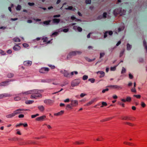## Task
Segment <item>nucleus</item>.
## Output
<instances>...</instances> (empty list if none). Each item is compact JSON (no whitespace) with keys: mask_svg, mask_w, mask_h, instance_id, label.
Here are the masks:
<instances>
[{"mask_svg":"<svg viewBox=\"0 0 147 147\" xmlns=\"http://www.w3.org/2000/svg\"><path fill=\"white\" fill-rule=\"evenodd\" d=\"M81 81L79 79H76L73 80L71 82V86L73 87L78 86L80 83Z\"/></svg>","mask_w":147,"mask_h":147,"instance_id":"obj_1","label":"nucleus"},{"mask_svg":"<svg viewBox=\"0 0 147 147\" xmlns=\"http://www.w3.org/2000/svg\"><path fill=\"white\" fill-rule=\"evenodd\" d=\"M122 10L121 9L117 8L115 9L113 11L114 15L116 16L118 14H120L121 16L123 15L122 13Z\"/></svg>","mask_w":147,"mask_h":147,"instance_id":"obj_2","label":"nucleus"},{"mask_svg":"<svg viewBox=\"0 0 147 147\" xmlns=\"http://www.w3.org/2000/svg\"><path fill=\"white\" fill-rule=\"evenodd\" d=\"M49 69L48 68L42 67L39 70V72L41 73H45L49 71Z\"/></svg>","mask_w":147,"mask_h":147,"instance_id":"obj_3","label":"nucleus"},{"mask_svg":"<svg viewBox=\"0 0 147 147\" xmlns=\"http://www.w3.org/2000/svg\"><path fill=\"white\" fill-rule=\"evenodd\" d=\"M60 72L63 74V76L66 77H69L70 74L68 73V71L66 70L61 71Z\"/></svg>","mask_w":147,"mask_h":147,"instance_id":"obj_4","label":"nucleus"},{"mask_svg":"<svg viewBox=\"0 0 147 147\" xmlns=\"http://www.w3.org/2000/svg\"><path fill=\"white\" fill-rule=\"evenodd\" d=\"M11 96V95L8 93H4L0 94V99H1L4 97H9Z\"/></svg>","mask_w":147,"mask_h":147,"instance_id":"obj_5","label":"nucleus"},{"mask_svg":"<svg viewBox=\"0 0 147 147\" xmlns=\"http://www.w3.org/2000/svg\"><path fill=\"white\" fill-rule=\"evenodd\" d=\"M32 64V61L29 60L26 61H24V64L25 66H30Z\"/></svg>","mask_w":147,"mask_h":147,"instance_id":"obj_6","label":"nucleus"},{"mask_svg":"<svg viewBox=\"0 0 147 147\" xmlns=\"http://www.w3.org/2000/svg\"><path fill=\"white\" fill-rule=\"evenodd\" d=\"M41 96L40 94H32L31 96V98L32 99H37L38 98Z\"/></svg>","mask_w":147,"mask_h":147,"instance_id":"obj_7","label":"nucleus"},{"mask_svg":"<svg viewBox=\"0 0 147 147\" xmlns=\"http://www.w3.org/2000/svg\"><path fill=\"white\" fill-rule=\"evenodd\" d=\"M44 102L45 104L50 105L53 103V101L50 99H45L44 100Z\"/></svg>","mask_w":147,"mask_h":147,"instance_id":"obj_8","label":"nucleus"},{"mask_svg":"<svg viewBox=\"0 0 147 147\" xmlns=\"http://www.w3.org/2000/svg\"><path fill=\"white\" fill-rule=\"evenodd\" d=\"M71 102V105L72 107H76L78 105V101L77 100H72Z\"/></svg>","mask_w":147,"mask_h":147,"instance_id":"obj_9","label":"nucleus"},{"mask_svg":"<svg viewBox=\"0 0 147 147\" xmlns=\"http://www.w3.org/2000/svg\"><path fill=\"white\" fill-rule=\"evenodd\" d=\"M108 87L112 88L115 89H122V88L121 86L117 85H111L107 86Z\"/></svg>","mask_w":147,"mask_h":147,"instance_id":"obj_10","label":"nucleus"},{"mask_svg":"<svg viewBox=\"0 0 147 147\" xmlns=\"http://www.w3.org/2000/svg\"><path fill=\"white\" fill-rule=\"evenodd\" d=\"M9 81L7 80L0 83V86H6L9 85Z\"/></svg>","mask_w":147,"mask_h":147,"instance_id":"obj_11","label":"nucleus"},{"mask_svg":"<svg viewBox=\"0 0 147 147\" xmlns=\"http://www.w3.org/2000/svg\"><path fill=\"white\" fill-rule=\"evenodd\" d=\"M46 117L45 115H44L42 116L38 117L36 118V120L37 121H43L44 119Z\"/></svg>","mask_w":147,"mask_h":147,"instance_id":"obj_12","label":"nucleus"},{"mask_svg":"<svg viewBox=\"0 0 147 147\" xmlns=\"http://www.w3.org/2000/svg\"><path fill=\"white\" fill-rule=\"evenodd\" d=\"M53 80V79H42L41 80V81L42 82L49 83L52 82Z\"/></svg>","mask_w":147,"mask_h":147,"instance_id":"obj_13","label":"nucleus"},{"mask_svg":"<svg viewBox=\"0 0 147 147\" xmlns=\"http://www.w3.org/2000/svg\"><path fill=\"white\" fill-rule=\"evenodd\" d=\"M25 110L22 109H20L16 110V111H14V112L15 115H17L18 114L21 113V111H22Z\"/></svg>","mask_w":147,"mask_h":147,"instance_id":"obj_14","label":"nucleus"},{"mask_svg":"<svg viewBox=\"0 0 147 147\" xmlns=\"http://www.w3.org/2000/svg\"><path fill=\"white\" fill-rule=\"evenodd\" d=\"M24 144H35L36 142L32 140H28L24 142Z\"/></svg>","mask_w":147,"mask_h":147,"instance_id":"obj_15","label":"nucleus"},{"mask_svg":"<svg viewBox=\"0 0 147 147\" xmlns=\"http://www.w3.org/2000/svg\"><path fill=\"white\" fill-rule=\"evenodd\" d=\"M76 55V51H72L69 53L68 54V55L67 56V58H68L69 56H74Z\"/></svg>","mask_w":147,"mask_h":147,"instance_id":"obj_16","label":"nucleus"},{"mask_svg":"<svg viewBox=\"0 0 147 147\" xmlns=\"http://www.w3.org/2000/svg\"><path fill=\"white\" fill-rule=\"evenodd\" d=\"M96 73L97 74H98V73H99L100 74V75L99 76L100 78L102 77L105 76V73L103 71H98Z\"/></svg>","mask_w":147,"mask_h":147,"instance_id":"obj_17","label":"nucleus"},{"mask_svg":"<svg viewBox=\"0 0 147 147\" xmlns=\"http://www.w3.org/2000/svg\"><path fill=\"white\" fill-rule=\"evenodd\" d=\"M13 48L14 50L17 51L19 50L20 49V47L18 45H16L14 46L13 47Z\"/></svg>","mask_w":147,"mask_h":147,"instance_id":"obj_18","label":"nucleus"},{"mask_svg":"<svg viewBox=\"0 0 147 147\" xmlns=\"http://www.w3.org/2000/svg\"><path fill=\"white\" fill-rule=\"evenodd\" d=\"M32 94L31 92V90H29L26 92H22V93H21L20 94H19V95L21 96V95L22 94Z\"/></svg>","mask_w":147,"mask_h":147,"instance_id":"obj_19","label":"nucleus"},{"mask_svg":"<svg viewBox=\"0 0 147 147\" xmlns=\"http://www.w3.org/2000/svg\"><path fill=\"white\" fill-rule=\"evenodd\" d=\"M64 113V111L61 110L59 112L54 114V115L55 116L61 115L63 113Z\"/></svg>","mask_w":147,"mask_h":147,"instance_id":"obj_20","label":"nucleus"},{"mask_svg":"<svg viewBox=\"0 0 147 147\" xmlns=\"http://www.w3.org/2000/svg\"><path fill=\"white\" fill-rule=\"evenodd\" d=\"M15 115H16L14 112H13V113H12L6 115V117H7V118H11L14 116Z\"/></svg>","mask_w":147,"mask_h":147,"instance_id":"obj_21","label":"nucleus"},{"mask_svg":"<svg viewBox=\"0 0 147 147\" xmlns=\"http://www.w3.org/2000/svg\"><path fill=\"white\" fill-rule=\"evenodd\" d=\"M53 22L54 23H58L60 22V20L58 18H54L53 20Z\"/></svg>","mask_w":147,"mask_h":147,"instance_id":"obj_22","label":"nucleus"},{"mask_svg":"<svg viewBox=\"0 0 147 147\" xmlns=\"http://www.w3.org/2000/svg\"><path fill=\"white\" fill-rule=\"evenodd\" d=\"M38 109L41 112L43 111L44 110V107L42 105L38 106Z\"/></svg>","mask_w":147,"mask_h":147,"instance_id":"obj_23","label":"nucleus"},{"mask_svg":"<svg viewBox=\"0 0 147 147\" xmlns=\"http://www.w3.org/2000/svg\"><path fill=\"white\" fill-rule=\"evenodd\" d=\"M32 94H39L38 93V92L37 90H31Z\"/></svg>","mask_w":147,"mask_h":147,"instance_id":"obj_24","label":"nucleus"},{"mask_svg":"<svg viewBox=\"0 0 147 147\" xmlns=\"http://www.w3.org/2000/svg\"><path fill=\"white\" fill-rule=\"evenodd\" d=\"M72 107V106L71 105V104H67L66 106V109L67 110L68 109H71Z\"/></svg>","mask_w":147,"mask_h":147,"instance_id":"obj_25","label":"nucleus"},{"mask_svg":"<svg viewBox=\"0 0 147 147\" xmlns=\"http://www.w3.org/2000/svg\"><path fill=\"white\" fill-rule=\"evenodd\" d=\"M13 40L14 42H19L20 41V39L19 38L17 37L13 38Z\"/></svg>","mask_w":147,"mask_h":147,"instance_id":"obj_26","label":"nucleus"},{"mask_svg":"<svg viewBox=\"0 0 147 147\" xmlns=\"http://www.w3.org/2000/svg\"><path fill=\"white\" fill-rule=\"evenodd\" d=\"M85 59H86V61H88V62H91L92 61H94L95 59V58H94L92 59H90V58H88V57H86Z\"/></svg>","mask_w":147,"mask_h":147,"instance_id":"obj_27","label":"nucleus"},{"mask_svg":"<svg viewBox=\"0 0 147 147\" xmlns=\"http://www.w3.org/2000/svg\"><path fill=\"white\" fill-rule=\"evenodd\" d=\"M122 119L123 120H126L127 119H129V120H131V119H130V117L126 116V117H122Z\"/></svg>","mask_w":147,"mask_h":147,"instance_id":"obj_28","label":"nucleus"},{"mask_svg":"<svg viewBox=\"0 0 147 147\" xmlns=\"http://www.w3.org/2000/svg\"><path fill=\"white\" fill-rule=\"evenodd\" d=\"M51 22L50 20L46 21L43 22L44 24L46 25H48Z\"/></svg>","mask_w":147,"mask_h":147,"instance_id":"obj_29","label":"nucleus"},{"mask_svg":"<svg viewBox=\"0 0 147 147\" xmlns=\"http://www.w3.org/2000/svg\"><path fill=\"white\" fill-rule=\"evenodd\" d=\"M84 143V142H83L82 141H76V142L74 144H83Z\"/></svg>","mask_w":147,"mask_h":147,"instance_id":"obj_30","label":"nucleus"},{"mask_svg":"<svg viewBox=\"0 0 147 147\" xmlns=\"http://www.w3.org/2000/svg\"><path fill=\"white\" fill-rule=\"evenodd\" d=\"M93 102H94V101H93V100H92L90 101L87 104H85L84 105V106H89L90 105H91V104H92Z\"/></svg>","mask_w":147,"mask_h":147,"instance_id":"obj_31","label":"nucleus"},{"mask_svg":"<svg viewBox=\"0 0 147 147\" xmlns=\"http://www.w3.org/2000/svg\"><path fill=\"white\" fill-rule=\"evenodd\" d=\"M34 102L33 100H27L25 102V103L26 104H32Z\"/></svg>","mask_w":147,"mask_h":147,"instance_id":"obj_32","label":"nucleus"},{"mask_svg":"<svg viewBox=\"0 0 147 147\" xmlns=\"http://www.w3.org/2000/svg\"><path fill=\"white\" fill-rule=\"evenodd\" d=\"M143 45L145 49L146 50V52H147V46L146 45V42L145 40L143 41Z\"/></svg>","mask_w":147,"mask_h":147,"instance_id":"obj_33","label":"nucleus"},{"mask_svg":"<svg viewBox=\"0 0 147 147\" xmlns=\"http://www.w3.org/2000/svg\"><path fill=\"white\" fill-rule=\"evenodd\" d=\"M131 46L129 44H127V49L128 50H129L131 48Z\"/></svg>","mask_w":147,"mask_h":147,"instance_id":"obj_34","label":"nucleus"},{"mask_svg":"<svg viewBox=\"0 0 147 147\" xmlns=\"http://www.w3.org/2000/svg\"><path fill=\"white\" fill-rule=\"evenodd\" d=\"M88 80L92 83H94L95 81V79L93 78H91L89 79Z\"/></svg>","mask_w":147,"mask_h":147,"instance_id":"obj_35","label":"nucleus"},{"mask_svg":"<svg viewBox=\"0 0 147 147\" xmlns=\"http://www.w3.org/2000/svg\"><path fill=\"white\" fill-rule=\"evenodd\" d=\"M13 74L10 73H9L7 75V77L8 78H11L13 77Z\"/></svg>","mask_w":147,"mask_h":147,"instance_id":"obj_36","label":"nucleus"},{"mask_svg":"<svg viewBox=\"0 0 147 147\" xmlns=\"http://www.w3.org/2000/svg\"><path fill=\"white\" fill-rule=\"evenodd\" d=\"M131 98L129 96L127 97L126 100V101L129 102L131 100Z\"/></svg>","mask_w":147,"mask_h":147,"instance_id":"obj_37","label":"nucleus"},{"mask_svg":"<svg viewBox=\"0 0 147 147\" xmlns=\"http://www.w3.org/2000/svg\"><path fill=\"white\" fill-rule=\"evenodd\" d=\"M117 65H116L113 67H111L110 68V70L111 71H114L116 69V67Z\"/></svg>","mask_w":147,"mask_h":147,"instance_id":"obj_38","label":"nucleus"},{"mask_svg":"<svg viewBox=\"0 0 147 147\" xmlns=\"http://www.w3.org/2000/svg\"><path fill=\"white\" fill-rule=\"evenodd\" d=\"M88 76L86 75H84L82 77L83 80H85L87 79L88 78Z\"/></svg>","mask_w":147,"mask_h":147,"instance_id":"obj_39","label":"nucleus"},{"mask_svg":"<svg viewBox=\"0 0 147 147\" xmlns=\"http://www.w3.org/2000/svg\"><path fill=\"white\" fill-rule=\"evenodd\" d=\"M21 6L20 5H18L16 7V9L17 10L20 11L21 10Z\"/></svg>","mask_w":147,"mask_h":147,"instance_id":"obj_40","label":"nucleus"},{"mask_svg":"<svg viewBox=\"0 0 147 147\" xmlns=\"http://www.w3.org/2000/svg\"><path fill=\"white\" fill-rule=\"evenodd\" d=\"M102 105L101 106V107H103V106H106L107 105V104L106 102H102Z\"/></svg>","mask_w":147,"mask_h":147,"instance_id":"obj_41","label":"nucleus"},{"mask_svg":"<svg viewBox=\"0 0 147 147\" xmlns=\"http://www.w3.org/2000/svg\"><path fill=\"white\" fill-rule=\"evenodd\" d=\"M71 20H74L75 19H76L77 21H80V20L79 19H76V18L74 16H71Z\"/></svg>","mask_w":147,"mask_h":147,"instance_id":"obj_42","label":"nucleus"},{"mask_svg":"<svg viewBox=\"0 0 147 147\" xmlns=\"http://www.w3.org/2000/svg\"><path fill=\"white\" fill-rule=\"evenodd\" d=\"M21 98L19 96H17L14 98V100L15 101H18L20 100Z\"/></svg>","mask_w":147,"mask_h":147,"instance_id":"obj_43","label":"nucleus"},{"mask_svg":"<svg viewBox=\"0 0 147 147\" xmlns=\"http://www.w3.org/2000/svg\"><path fill=\"white\" fill-rule=\"evenodd\" d=\"M18 138H11L10 139H9V140H11V141H15V140H18Z\"/></svg>","mask_w":147,"mask_h":147,"instance_id":"obj_44","label":"nucleus"},{"mask_svg":"<svg viewBox=\"0 0 147 147\" xmlns=\"http://www.w3.org/2000/svg\"><path fill=\"white\" fill-rule=\"evenodd\" d=\"M85 2L87 4H90L91 3V0H86Z\"/></svg>","mask_w":147,"mask_h":147,"instance_id":"obj_45","label":"nucleus"},{"mask_svg":"<svg viewBox=\"0 0 147 147\" xmlns=\"http://www.w3.org/2000/svg\"><path fill=\"white\" fill-rule=\"evenodd\" d=\"M44 125H46L48 128L49 129H50L52 128V127L49 125L45 123L44 124Z\"/></svg>","mask_w":147,"mask_h":147,"instance_id":"obj_46","label":"nucleus"},{"mask_svg":"<svg viewBox=\"0 0 147 147\" xmlns=\"http://www.w3.org/2000/svg\"><path fill=\"white\" fill-rule=\"evenodd\" d=\"M105 54L104 53H100V58H101L102 57H103L104 55H105Z\"/></svg>","mask_w":147,"mask_h":147,"instance_id":"obj_47","label":"nucleus"},{"mask_svg":"<svg viewBox=\"0 0 147 147\" xmlns=\"http://www.w3.org/2000/svg\"><path fill=\"white\" fill-rule=\"evenodd\" d=\"M125 124L127 125H128L131 126H133L134 125V124H133L131 123H130L128 122H126L125 123Z\"/></svg>","mask_w":147,"mask_h":147,"instance_id":"obj_48","label":"nucleus"},{"mask_svg":"<svg viewBox=\"0 0 147 147\" xmlns=\"http://www.w3.org/2000/svg\"><path fill=\"white\" fill-rule=\"evenodd\" d=\"M77 30L79 32H81L82 31V28L80 27H78L77 28Z\"/></svg>","mask_w":147,"mask_h":147,"instance_id":"obj_49","label":"nucleus"},{"mask_svg":"<svg viewBox=\"0 0 147 147\" xmlns=\"http://www.w3.org/2000/svg\"><path fill=\"white\" fill-rule=\"evenodd\" d=\"M109 89L108 88H106L105 89H103L102 91V93H105L106 91H107L109 90Z\"/></svg>","mask_w":147,"mask_h":147,"instance_id":"obj_50","label":"nucleus"},{"mask_svg":"<svg viewBox=\"0 0 147 147\" xmlns=\"http://www.w3.org/2000/svg\"><path fill=\"white\" fill-rule=\"evenodd\" d=\"M0 53L2 55H5V53L3 51L0 49Z\"/></svg>","mask_w":147,"mask_h":147,"instance_id":"obj_51","label":"nucleus"},{"mask_svg":"<svg viewBox=\"0 0 147 147\" xmlns=\"http://www.w3.org/2000/svg\"><path fill=\"white\" fill-rule=\"evenodd\" d=\"M73 8V7L72 6H69L68 8H66V9L69 10H72Z\"/></svg>","mask_w":147,"mask_h":147,"instance_id":"obj_52","label":"nucleus"},{"mask_svg":"<svg viewBox=\"0 0 147 147\" xmlns=\"http://www.w3.org/2000/svg\"><path fill=\"white\" fill-rule=\"evenodd\" d=\"M134 97H136L137 98H139L141 97V96L140 95H134Z\"/></svg>","mask_w":147,"mask_h":147,"instance_id":"obj_53","label":"nucleus"},{"mask_svg":"<svg viewBox=\"0 0 147 147\" xmlns=\"http://www.w3.org/2000/svg\"><path fill=\"white\" fill-rule=\"evenodd\" d=\"M126 71V69H125L123 67L122 68V70L121 71V74H123Z\"/></svg>","mask_w":147,"mask_h":147,"instance_id":"obj_54","label":"nucleus"},{"mask_svg":"<svg viewBox=\"0 0 147 147\" xmlns=\"http://www.w3.org/2000/svg\"><path fill=\"white\" fill-rule=\"evenodd\" d=\"M131 91L132 92H136L135 88V87H134L133 88H132L131 90Z\"/></svg>","mask_w":147,"mask_h":147,"instance_id":"obj_55","label":"nucleus"},{"mask_svg":"<svg viewBox=\"0 0 147 147\" xmlns=\"http://www.w3.org/2000/svg\"><path fill=\"white\" fill-rule=\"evenodd\" d=\"M28 4L30 6H33L34 5V3L28 2Z\"/></svg>","mask_w":147,"mask_h":147,"instance_id":"obj_56","label":"nucleus"},{"mask_svg":"<svg viewBox=\"0 0 147 147\" xmlns=\"http://www.w3.org/2000/svg\"><path fill=\"white\" fill-rule=\"evenodd\" d=\"M61 16V15L60 14L55 15L53 16V17L54 18H59Z\"/></svg>","mask_w":147,"mask_h":147,"instance_id":"obj_57","label":"nucleus"},{"mask_svg":"<svg viewBox=\"0 0 147 147\" xmlns=\"http://www.w3.org/2000/svg\"><path fill=\"white\" fill-rule=\"evenodd\" d=\"M107 15V13L106 12H104L103 14V17L104 18H106Z\"/></svg>","mask_w":147,"mask_h":147,"instance_id":"obj_58","label":"nucleus"},{"mask_svg":"<svg viewBox=\"0 0 147 147\" xmlns=\"http://www.w3.org/2000/svg\"><path fill=\"white\" fill-rule=\"evenodd\" d=\"M69 29L68 28H65L63 30V31L65 32H68Z\"/></svg>","mask_w":147,"mask_h":147,"instance_id":"obj_59","label":"nucleus"},{"mask_svg":"<svg viewBox=\"0 0 147 147\" xmlns=\"http://www.w3.org/2000/svg\"><path fill=\"white\" fill-rule=\"evenodd\" d=\"M129 78L130 79H132L133 78V76L130 74L129 73Z\"/></svg>","mask_w":147,"mask_h":147,"instance_id":"obj_60","label":"nucleus"},{"mask_svg":"<svg viewBox=\"0 0 147 147\" xmlns=\"http://www.w3.org/2000/svg\"><path fill=\"white\" fill-rule=\"evenodd\" d=\"M141 105L143 107H144L146 106V104L143 102H141Z\"/></svg>","mask_w":147,"mask_h":147,"instance_id":"obj_61","label":"nucleus"},{"mask_svg":"<svg viewBox=\"0 0 147 147\" xmlns=\"http://www.w3.org/2000/svg\"><path fill=\"white\" fill-rule=\"evenodd\" d=\"M124 51L123 50V51H121V53H120V57H121L123 55V54H124Z\"/></svg>","mask_w":147,"mask_h":147,"instance_id":"obj_62","label":"nucleus"},{"mask_svg":"<svg viewBox=\"0 0 147 147\" xmlns=\"http://www.w3.org/2000/svg\"><path fill=\"white\" fill-rule=\"evenodd\" d=\"M108 33V32H106L104 34V38H106L107 36V34Z\"/></svg>","mask_w":147,"mask_h":147,"instance_id":"obj_63","label":"nucleus"},{"mask_svg":"<svg viewBox=\"0 0 147 147\" xmlns=\"http://www.w3.org/2000/svg\"><path fill=\"white\" fill-rule=\"evenodd\" d=\"M43 42H46L47 41L48 39L47 38H43Z\"/></svg>","mask_w":147,"mask_h":147,"instance_id":"obj_64","label":"nucleus"}]
</instances>
